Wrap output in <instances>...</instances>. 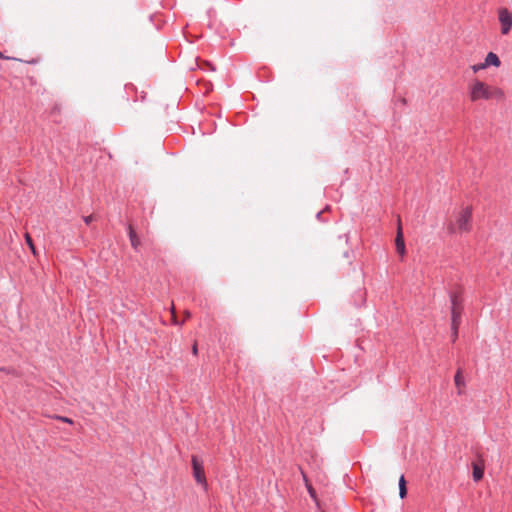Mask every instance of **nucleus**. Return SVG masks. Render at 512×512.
I'll return each instance as SVG.
<instances>
[{
	"mask_svg": "<svg viewBox=\"0 0 512 512\" xmlns=\"http://www.w3.org/2000/svg\"><path fill=\"white\" fill-rule=\"evenodd\" d=\"M454 382L456 387L458 388V394H462V389L465 387V381L461 369L457 370L454 376Z\"/></svg>",
	"mask_w": 512,
	"mask_h": 512,
	"instance_id": "obj_9",
	"label": "nucleus"
},
{
	"mask_svg": "<svg viewBox=\"0 0 512 512\" xmlns=\"http://www.w3.org/2000/svg\"><path fill=\"white\" fill-rule=\"evenodd\" d=\"M57 419L62 421V422L68 423V424H72L73 423L72 419L67 418V417L58 416Z\"/></svg>",
	"mask_w": 512,
	"mask_h": 512,
	"instance_id": "obj_16",
	"label": "nucleus"
},
{
	"mask_svg": "<svg viewBox=\"0 0 512 512\" xmlns=\"http://www.w3.org/2000/svg\"><path fill=\"white\" fill-rule=\"evenodd\" d=\"M190 317H191V313H190V311L186 310V311L184 312V319H183V322H184L185 320L189 319Z\"/></svg>",
	"mask_w": 512,
	"mask_h": 512,
	"instance_id": "obj_19",
	"label": "nucleus"
},
{
	"mask_svg": "<svg viewBox=\"0 0 512 512\" xmlns=\"http://www.w3.org/2000/svg\"><path fill=\"white\" fill-rule=\"evenodd\" d=\"M498 20L501 34L508 35L512 29V13L507 8H500L498 10Z\"/></svg>",
	"mask_w": 512,
	"mask_h": 512,
	"instance_id": "obj_3",
	"label": "nucleus"
},
{
	"mask_svg": "<svg viewBox=\"0 0 512 512\" xmlns=\"http://www.w3.org/2000/svg\"><path fill=\"white\" fill-rule=\"evenodd\" d=\"M302 474H303V478H304V481H305V483H306V486H307V489H308V491H309L310 495H311L312 497H314V496H315V491H314V489H313V488H312V486L308 483V480H307V478H306V475H305L304 473H302Z\"/></svg>",
	"mask_w": 512,
	"mask_h": 512,
	"instance_id": "obj_15",
	"label": "nucleus"
},
{
	"mask_svg": "<svg viewBox=\"0 0 512 512\" xmlns=\"http://www.w3.org/2000/svg\"><path fill=\"white\" fill-rule=\"evenodd\" d=\"M407 495V489H406V481L404 476L402 475L399 479V496L401 498L406 497Z\"/></svg>",
	"mask_w": 512,
	"mask_h": 512,
	"instance_id": "obj_12",
	"label": "nucleus"
},
{
	"mask_svg": "<svg viewBox=\"0 0 512 512\" xmlns=\"http://www.w3.org/2000/svg\"><path fill=\"white\" fill-rule=\"evenodd\" d=\"M450 301H451V306H459V305H462V298H461V294L458 293V292H453L450 294Z\"/></svg>",
	"mask_w": 512,
	"mask_h": 512,
	"instance_id": "obj_11",
	"label": "nucleus"
},
{
	"mask_svg": "<svg viewBox=\"0 0 512 512\" xmlns=\"http://www.w3.org/2000/svg\"><path fill=\"white\" fill-rule=\"evenodd\" d=\"M472 468H473L472 475H473L474 481L478 482V481L482 480V478L484 476L483 461H481L480 463H473Z\"/></svg>",
	"mask_w": 512,
	"mask_h": 512,
	"instance_id": "obj_8",
	"label": "nucleus"
},
{
	"mask_svg": "<svg viewBox=\"0 0 512 512\" xmlns=\"http://www.w3.org/2000/svg\"><path fill=\"white\" fill-rule=\"evenodd\" d=\"M471 69H472V71H473L474 73H477V72H479V71H481V70L486 69V66H484V62H482V63H478V64H474V65H472V66H471Z\"/></svg>",
	"mask_w": 512,
	"mask_h": 512,
	"instance_id": "obj_14",
	"label": "nucleus"
},
{
	"mask_svg": "<svg viewBox=\"0 0 512 512\" xmlns=\"http://www.w3.org/2000/svg\"><path fill=\"white\" fill-rule=\"evenodd\" d=\"M462 311V305L451 306V326L452 330H454L455 335H458V328L461 322Z\"/></svg>",
	"mask_w": 512,
	"mask_h": 512,
	"instance_id": "obj_5",
	"label": "nucleus"
},
{
	"mask_svg": "<svg viewBox=\"0 0 512 512\" xmlns=\"http://www.w3.org/2000/svg\"><path fill=\"white\" fill-rule=\"evenodd\" d=\"M172 323L174 325H179L180 324L178 319H177V317H176V314L172 315Z\"/></svg>",
	"mask_w": 512,
	"mask_h": 512,
	"instance_id": "obj_20",
	"label": "nucleus"
},
{
	"mask_svg": "<svg viewBox=\"0 0 512 512\" xmlns=\"http://www.w3.org/2000/svg\"><path fill=\"white\" fill-rule=\"evenodd\" d=\"M83 219L86 224H90L93 221V215L85 216Z\"/></svg>",
	"mask_w": 512,
	"mask_h": 512,
	"instance_id": "obj_17",
	"label": "nucleus"
},
{
	"mask_svg": "<svg viewBox=\"0 0 512 512\" xmlns=\"http://www.w3.org/2000/svg\"><path fill=\"white\" fill-rule=\"evenodd\" d=\"M193 476L198 484L207 488V480L204 472L203 463L196 457L192 456Z\"/></svg>",
	"mask_w": 512,
	"mask_h": 512,
	"instance_id": "obj_4",
	"label": "nucleus"
},
{
	"mask_svg": "<svg viewBox=\"0 0 512 512\" xmlns=\"http://www.w3.org/2000/svg\"><path fill=\"white\" fill-rule=\"evenodd\" d=\"M0 58H5L1 52H0Z\"/></svg>",
	"mask_w": 512,
	"mask_h": 512,
	"instance_id": "obj_23",
	"label": "nucleus"
},
{
	"mask_svg": "<svg viewBox=\"0 0 512 512\" xmlns=\"http://www.w3.org/2000/svg\"><path fill=\"white\" fill-rule=\"evenodd\" d=\"M25 241H26L27 245L29 246V248H30L31 252L33 253V255L36 256L37 255L36 248L34 246V243H33V240L31 238V236L28 233L25 234Z\"/></svg>",
	"mask_w": 512,
	"mask_h": 512,
	"instance_id": "obj_13",
	"label": "nucleus"
},
{
	"mask_svg": "<svg viewBox=\"0 0 512 512\" xmlns=\"http://www.w3.org/2000/svg\"><path fill=\"white\" fill-rule=\"evenodd\" d=\"M192 353L193 355H198V347H197V343L195 342L192 346Z\"/></svg>",
	"mask_w": 512,
	"mask_h": 512,
	"instance_id": "obj_18",
	"label": "nucleus"
},
{
	"mask_svg": "<svg viewBox=\"0 0 512 512\" xmlns=\"http://www.w3.org/2000/svg\"><path fill=\"white\" fill-rule=\"evenodd\" d=\"M452 337H453V340H455L457 338V335H455V333L453 332Z\"/></svg>",
	"mask_w": 512,
	"mask_h": 512,
	"instance_id": "obj_22",
	"label": "nucleus"
},
{
	"mask_svg": "<svg viewBox=\"0 0 512 512\" xmlns=\"http://www.w3.org/2000/svg\"><path fill=\"white\" fill-rule=\"evenodd\" d=\"M500 65H501V61L497 54H495L494 52H489L486 55V57L484 59V66H486V68H488L490 66L498 68V67H500Z\"/></svg>",
	"mask_w": 512,
	"mask_h": 512,
	"instance_id": "obj_7",
	"label": "nucleus"
},
{
	"mask_svg": "<svg viewBox=\"0 0 512 512\" xmlns=\"http://www.w3.org/2000/svg\"><path fill=\"white\" fill-rule=\"evenodd\" d=\"M129 238H130V242H131L132 247L134 249H137L138 246L140 245V240H139L136 232L132 228V226H129Z\"/></svg>",
	"mask_w": 512,
	"mask_h": 512,
	"instance_id": "obj_10",
	"label": "nucleus"
},
{
	"mask_svg": "<svg viewBox=\"0 0 512 512\" xmlns=\"http://www.w3.org/2000/svg\"><path fill=\"white\" fill-rule=\"evenodd\" d=\"M472 213L471 205L461 206L449 220L448 232L451 234L469 233L472 229Z\"/></svg>",
	"mask_w": 512,
	"mask_h": 512,
	"instance_id": "obj_2",
	"label": "nucleus"
},
{
	"mask_svg": "<svg viewBox=\"0 0 512 512\" xmlns=\"http://www.w3.org/2000/svg\"><path fill=\"white\" fill-rule=\"evenodd\" d=\"M468 97L471 102L479 101H503L505 93L498 86L491 85L483 80L475 78L471 80L467 87Z\"/></svg>",
	"mask_w": 512,
	"mask_h": 512,
	"instance_id": "obj_1",
	"label": "nucleus"
},
{
	"mask_svg": "<svg viewBox=\"0 0 512 512\" xmlns=\"http://www.w3.org/2000/svg\"><path fill=\"white\" fill-rule=\"evenodd\" d=\"M170 310H171V314H172V315L176 314L174 304H172V305H171Z\"/></svg>",
	"mask_w": 512,
	"mask_h": 512,
	"instance_id": "obj_21",
	"label": "nucleus"
},
{
	"mask_svg": "<svg viewBox=\"0 0 512 512\" xmlns=\"http://www.w3.org/2000/svg\"><path fill=\"white\" fill-rule=\"evenodd\" d=\"M396 251L400 256H404L406 254V247L403 237L402 225L400 219H398L397 224V233L395 238Z\"/></svg>",
	"mask_w": 512,
	"mask_h": 512,
	"instance_id": "obj_6",
	"label": "nucleus"
}]
</instances>
